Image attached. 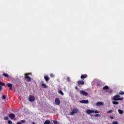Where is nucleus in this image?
<instances>
[{"label":"nucleus","mask_w":124,"mask_h":124,"mask_svg":"<svg viewBox=\"0 0 124 124\" xmlns=\"http://www.w3.org/2000/svg\"><path fill=\"white\" fill-rule=\"evenodd\" d=\"M91 117H93V115H91Z\"/></svg>","instance_id":"obj_40"},{"label":"nucleus","mask_w":124,"mask_h":124,"mask_svg":"<svg viewBox=\"0 0 124 124\" xmlns=\"http://www.w3.org/2000/svg\"><path fill=\"white\" fill-rule=\"evenodd\" d=\"M112 103H113V104H115V105L119 104V102H116V101H113Z\"/></svg>","instance_id":"obj_20"},{"label":"nucleus","mask_w":124,"mask_h":124,"mask_svg":"<svg viewBox=\"0 0 124 124\" xmlns=\"http://www.w3.org/2000/svg\"><path fill=\"white\" fill-rule=\"evenodd\" d=\"M42 86L43 87H44V88H47V85H46V84L43 83V81H42Z\"/></svg>","instance_id":"obj_18"},{"label":"nucleus","mask_w":124,"mask_h":124,"mask_svg":"<svg viewBox=\"0 0 124 124\" xmlns=\"http://www.w3.org/2000/svg\"><path fill=\"white\" fill-rule=\"evenodd\" d=\"M119 94H124V92L123 91H121L119 93Z\"/></svg>","instance_id":"obj_28"},{"label":"nucleus","mask_w":124,"mask_h":124,"mask_svg":"<svg viewBox=\"0 0 124 124\" xmlns=\"http://www.w3.org/2000/svg\"><path fill=\"white\" fill-rule=\"evenodd\" d=\"M78 113H79V110L78 109V108H73L72 112L70 113V115L72 116L75 114H77Z\"/></svg>","instance_id":"obj_1"},{"label":"nucleus","mask_w":124,"mask_h":124,"mask_svg":"<svg viewBox=\"0 0 124 124\" xmlns=\"http://www.w3.org/2000/svg\"><path fill=\"white\" fill-rule=\"evenodd\" d=\"M87 75H81V79H84V78H87Z\"/></svg>","instance_id":"obj_13"},{"label":"nucleus","mask_w":124,"mask_h":124,"mask_svg":"<svg viewBox=\"0 0 124 124\" xmlns=\"http://www.w3.org/2000/svg\"><path fill=\"white\" fill-rule=\"evenodd\" d=\"M8 124H12L13 123H12V122L11 121L9 120V121H8Z\"/></svg>","instance_id":"obj_31"},{"label":"nucleus","mask_w":124,"mask_h":124,"mask_svg":"<svg viewBox=\"0 0 124 124\" xmlns=\"http://www.w3.org/2000/svg\"><path fill=\"white\" fill-rule=\"evenodd\" d=\"M76 90H78V87L76 86Z\"/></svg>","instance_id":"obj_38"},{"label":"nucleus","mask_w":124,"mask_h":124,"mask_svg":"<svg viewBox=\"0 0 124 124\" xmlns=\"http://www.w3.org/2000/svg\"><path fill=\"white\" fill-rule=\"evenodd\" d=\"M55 103L56 105H60V103H61V101L58 98H56L55 100Z\"/></svg>","instance_id":"obj_6"},{"label":"nucleus","mask_w":124,"mask_h":124,"mask_svg":"<svg viewBox=\"0 0 124 124\" xmlns=\"http://www.w3.org/2000/svg\"><path fill=\"white\" fill-rule=\"evenodd\" d=\"M108 89H109V87H108V86L107 85L105 86L103 88V90H108Z\"/></svg>","instance_id":"obj_14"},{"label":"nucleus","mask_w":124,"mask_h":124,"mask_svg":"<svg viewBox=\"0 0 124 124\" xmlns=\"http://www.w3.org/2000/svg\"><path fill=\"white\" fill-rule=\"evenodd\" d=\"M4 120L7 121V120H8V116H6L5 117H4Z\"/></svg>","instance_id":"obj_29"},{"label":"nucleus","mask_w":124,"mask_h":124,"mask_svg":"<svg viewBox=\"0 0 124 124\" xmlns=\"http://www.w3.org/2000/svg\"><path fill=\"white\" fill-rule=\"evenodd\" d=\"M104 103L102 102H97L96 103V106H102L103 105Z\"/></svg>","instance_id":"obj_10"},{"label":"nucleus","mask_w":124,"mask_h":124,"mask_svg":"<svg viewBox=\"0 0 124 124\" xmlns=\"http://www.w3.org/2000/svg\"><path fill=\"white\" fill-rule=\"evenodd\" d=\"M113 112V110H110L108 111L107 112V114H109V113H111Z\"/></svg>","instance_id":"obj_21"},{"label":"nucleus","mask_w":124,"mask_h":124,"mask_svg":"<svg viewBox=\"0 0 124 124\" xmlns=\"http://www.w3.org/2000/svg\"><path fill=\"white\" fill-rule=\"evenodd\" d=\"M94 116H95V117H100V114H95Z\"/></svg>","instance_id":"obj_32"},{"label":"nucleus","mask_w":124,"mask_h":124,"mask_svg":"<svg viewBox=\"0 0 124 124\" xmlns=\"http://www.w3.org/2000/svg\"><path fill=\"white\" fill-rule=\"evenodd\" d=\"M29 100L30 101V102H33V101L35 100V97L33 95H30L29 97Z\"/></svg>","instance_id":"obj_3"},{"label":"nucleus","mask_w":124,"mask_h":124,"mask_svg":"<svg viewBox=\"0 0 124 124\" xmlns=\"http://www.w3.org/2000/svg\"><path fill=\"white\" fill-rule=\"evenodd\" d=\"M33 124H36L35 123H34V122H32Z\"/></svg>","instance_id":"obj_41"},{"label":"nucleus","mask_w":124,"mask_h":124,"mask_svg":"<svg viewBox=\"0 0 124 124\" xmlns=\"http://www.w3.org/2000/svg\"><path fill=\"white\" fill-rule=\"evenodd\" d=\"M112 124H119V123L117 121H114L112 122Z\"/></svg>","instance_id":"obj_26"},{"label":"nucleus","mask_w":124,"mask_h":124,"mask_svg":"<svg viewBox=\"0 0 124 124\" xmlns=\"http://www.w3.org/2000/svg\"><path fill=\"white\" fill-rule=\"evenodd\" d=\"M80 103H84L85 104H88L89 103V100H84L82 101H79Z\"/></svg>","instance_id":"obj_9"},{"label":"nucleus","mask_w":124,"mask_h":124,"mask_svg":"<svg viewBox=\"0 0 124 124\" xmlns=\"http://www.w3.org/2000/svg\"><path fill=\"white\" fill-rule=\"evenodd\" d=\"M80 93L81 95H84L85 96H87L88 95V93L84 91V90H81L80 91Z\"/></svg>","instance_id":"obj_4"},{"label":"nucleus","mask_w":124,"mask_h":124,"mask_svg":"<svg viewBox=\"0 0 124 124\" xmlns=\"http://www.w3.org/2000/svg\"><path fill=\"white\" fill-rule=\"evenodd\" d=\"M0 85H1V86H5V83L0 81Z\"/></svg>","instance_id":"obj_22"},{"label":"nucleus","mask_w":124,"mask_h":124,"mask_svg":"<svg viewBox=\"0 0 124 124\" xmlns=\"http://www.w3.org/2000/svg\"><path fill=\"white\" fill-rule=\"evenodd\" d=\"M87 114H92L94 113V110L88 109L86 110Z\"/></svg>","instance_id":"obj_8"},{"label":"nucleus","mask_w":124,"mask_h":124,"mask_svg":"<svg viewBox=\"0 0 124 124\" xmlns=\"http://www.w3.org/2000/svg\"><path fill=\"white\" fill-rule=\"evenodd\" d=\"M17 124H22V123H20V122H17Z\"/></svg>","instance_id":"obj_39"},{"label":"nucleus","mask_w":124,"mask_h":124,"mask_svg":"<svg viewBox=\"0 0 124 124\" xmlns=\"http://www.w3.org/2000/svg\"><path fill=\"white\" fill-rule=\"evenodd\" d=\"M94 113H95V114H97V113H99V111H98V110H94Z\"/></svg>","instance_id":"obj_27"},{"label":"nucleus","mask_w":124,"mask_h":124,"mask_svg":"<svg viewBox=\"0 0 124 124\" xmlns=\"http://www.w3.org/2000/svg\"><path fill=\"white\" fill-rule=\"evenodd\" d=\"M3 76H5V77H9L8 74H3Z\"/></svg>","instance_id":"obj_24"},{"label":"nucleus","mask_w":124,"mask_h":124,"mask_svg":"<svg viewBox=\"0 0 124 124\" xmlns=\"http://www.w3.org/2000/svg\"><path fill=\"white\" fill-rule=\"evenodd\" d=\"M53 124H59V123H58V121H55V120H53Z\"/></svg>","instance_id":"obj_25"},{"label":"nucleus","mask_w":124,"mask_h":124,"mask_svg":"<svg viewBox=\"0 0 124 124\" xmlns=\"http://www.w3.org/2000/svg\"><path fill=\"white\" fill-rule=\"evenodd\" d=\"M44 124H51V122L49 120H46Z\"/></svg>","instance_id":"obj_12"},{"label":"nucleus","mask_w":124,"mask_h":124,"mask_svg":"<svg viewBox=\"0 0 124 124\" xmlns=\"http://www.w3.org/2000/svg\"><path fill=\"white\" fill-rule=\"evenodd\" d=\"M121 96L119 95H116L113 97V100H123L124 98H120Z\"/></svg>","instance_id":"obj_2"},{"label":"nucleus","mask_w":124,"mask_h":124,"mask_svg":"<svg viewBox=\"0 0 124 124\" xmlns=\"http://www.w3.org/2000/svg\"><path fill=\"white\" fill-rule=\"evenodd\" d=\"M9 117L11 118V120H14L15 119V114L14 113H11L8 115Z\"/></svg>","instance_id":"obj_5"},{"label":"nucleus","mask_w":124,"mask_h":124,"mask_svg":"<svg viewBox=\"0 0 124 124\" xmlns=\"http://www.w3.org/2000/svg\"><path fill=\"white\" fill-rule=\"evenodd\" d=\"M6 96H5V95H3L2 96V99H6Z\"/></svg>","instance_id":"obj_23"},{"label":"nucleus","mask_w":124,"mask_h":124,"mask_svg":"<svg viewBox=\"0 0 124 124\" xmlns=\"http://www.w3.org/2000/svg\"><path fill=\"white\" fill-rule=\"evenodd\" d=\"M118 112L120 114H124V111H123L122 110L118 109Z\"/></svg>","instance_id":"obj_15"},{"label":"nucleus","mask_w":124,"mask_h":124,"mask_svg":"<svg viewBox=\"0 0 124 124\" xmlns=\"http://www.w3.org/2000/svg\"><path fill=\"white\" fill-rule=\"evenodd\" d=\"M2 90V87H1V86L0 85V92H1Z\"/></svg>","instance_id":"obj_33"},{"label":"nucleus","mask_w":124,"mask_h":124,"mask_svg":"<svg viewBox=\"0 0 124 124\" xmlns=\"http://www.w3.org/2000/svg\"><path fill=\"white\" fill-rule=\"evenodd\" d=\"M78 84H79V85H84V81H83V80L78 81Z\"/></svg>","instance_id":"obj_11"},{"label":"nucleus","mask_w":124,"mask_h":124,"mask_svg":"<svg viewBox=\"0 0 124 124\" xmlns=\"http://www.w3.org/2000/svg\"><path fill=\"white\" fill-rule=\"evenodd\" d=\"M50 77H54V75L53 74H50Z\"/></svg>","instance_id":"obj_35"},{"label":"nucleus","mask_w":124,"mask_h":124,"mask_svg":"<svg viewBox=\"0 0 124 124\" xmlns=\"http://www.w3.org/2000/svg\"><path fill=\"white\" fill-rule=\"evenodd\" d=\"M110 119H114V117L113 116H110L109 117Z\"/></svg>","instance_id":"obj_36"},{"label":"nucleus","mask_w":124,"mask_h":124,"mask_svg":"<svg viewBox=\"0 0 124 124\" xmlns=\"http://www.w3.org/2000/svg\"><path fill=\"white\" fill-rule=\"evenodd\" d=\"M59 93H60L61 95H63V93H62V91H58Z\"/></svg>","instance_id":"obj_19"},{"label":"nucleus","mask_w":124,"mask_h":124,"mask_svg":"<svg viewBox=\"0 0 124 124\" xmlns=\"http://www.w3.org/2000/svg\"><path fill=\"white\" fill-rule=\"evenodd\" d=\"M21 123H22V124H24V123L26 122V121L25 120H21Z\"/></svg>","instance_id":"obj_34"},{"label":"nucleus","mask_w":124,"mask_h":124,"mask_svg":"<svg viewBox=\"0 0 124 124\" xmlns=\"http://www.w3.org/2000/svg\"><path fill=\"white\" fill-rule=\"evenodd\" d=\"M25 75L26 79H28L27 82H31V77H29V76H27V74H25Z\"/></svg>","instance_id":"obj_7"},{"label":"nucleus","mask_w":124,"mask_h":124,"mask_svg":"<svg viewBox=\"0 0 124 124\" xmlns=\"http://www.w3.org/2000/svg\"><path fill=\"white\" fill-rule=\"evenodd\" d=\"M45 79L46 82L49 81V80L50 79V78H48V77H46V76L45 77Z\"/></svg>","instance_id":"obj_16"},{"label":"nucleus","mask_w":124,"mask_h":124,"mask_svg":"<svg viewBox=\"0 0 124 124\" xmlns=\"http://www.w3.org/2000/svg\"><path fill=\"white\" fill-rule=\"evenodd\" d=\"M9 90H10V91H11L12 90V87H10Z\"/></svg>","instance_id":"obj_37"},{"label":"nucleus","mask_w":124,"mask_h":124,"mask_svg":"<svg viewBox=\"0 0 124 124\" xmlns=\"http://www.w3.org/2000/svg\"><path fill=\"white\" fill-rule=\"evenodd\" d=\"M7 87H8V88H11V87H12V84L7 83Z\"/></svg>","instance_id":"obj_17"},{"label":"nucleus","mask_w":124,"mask_h":124,"mask_svg":"<svg viewBox=\"0 0 124 124\" xmlns=\"http://www.w3.org/2000/svg\"><path fill=\"white\" fill-rule=\"evenodd\" d=\"M67 81H68V82H70V77H68L67 78Z\"/></svg>","instance_id":"obj_30"}]
</instances>
